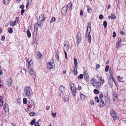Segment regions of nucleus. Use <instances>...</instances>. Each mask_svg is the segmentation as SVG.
I'll use <instances>...</instances> for the list:
<instances>
[{
	"mask_svg": "<svg viewBox=\"0 0 126 126\" xmlns=\"http://www.w3.org/2000/svg\"><path fill=\"white\" fill-rule=\"evenodd\" d=\"M42 55L41 53L39 52L38 56L39 57V58H41Z\"/></svg>",
	"mask_w": 126,
	"mask_h": 126,
	"instance_id": "obj_59",
	"label": "nucleus"
},
{
	"mask_svg": "<svg viewBox=\"0 0 126 126\" xmlns=\"http://www.w3.org/2000/svg\"><path fill=\"white\" fill-rule=\"evenodd\" d=\"M90 103L91 104L93 105H94V101L93 100H91L90 101Z\"/></svg>",
	"mask_w": 126,
	"mask_h": 126,
	"instance_id": "obj_50",
	"label": "nucleus"
},
{
	"mask_svg": "<svg viewBox=\"0 0 126 126\" xmlns=\"http://www.w3.org/2000/svg\"><path fill=\"white\" fill-rule=\"evenodd\" d=\"M73 94L74 95L76 93V88L71 89Z\"/></svg>",
	"mask_w": 126,
	"mask_h": 126,
	"instance_id": "obj_19",
	"label": "nucleus"
},
{
	"mask_svg": "<svg viewBox=\"0 0 126 126\" xmlns=\"http://www.w3.org/2000/svg\"><path fill=\"white\" fill-rule=\"evenodd\" d=\"M60 91L62 93H64L65 92V88L63 85H61L60 87Z\"/></svg>",
	"mask_w": 126,
	"mask_h": 126,
	"instance_id": "obj_10",
	"label": "nucleus"
},
{
	"mask_svg": "<svg viewBox=\"0 0 126 126\" xmlns=\"http://www.w3.org/2000/svg\"><path fill=\"white\" fill-rule=\"evenodd\" d=\"M102 78L100 77L98 78V80L100 82V83L101 84H103L105 82V81L104 79H102Z\"/></svg>",
	"mask_w": 126,
	"mask_h": 126,
	"instance_id": "obj_14",
	"label": "nucleus"
},
{
	"mask_svg": "<svg viewBox=\"0 0 126 126\" xmlns=\"http://www.w3.org/2000/svg\"><path fill=\"white\" fill-rule=\"evenodd\" d=\"M27 33L28 37L29 38H30L31 36V33L29 30H27Z\"/></svg>",
	"mask_w": 126,
	"mask_h": 126,
	"instance_id": "obj_21",
	"label": "nucleus"
},
{
	"mask_svg": "<svg viewBox=\"0 0 126 126\" xmlns=\"http://www.w3.org/2000/svg\"><path fill=\"white\" fill-rule=\"evenodd\" d=\"M47 68L50 70L51 69L53 68L54 66V64L53 59H51L50 61L47 63Z\"/></svg>",
	"mask_w": 126,
	"mask_h": 126,
	"instance_id": "obj_4",
	"label": "nucleus"
},
{
	"mask_svg": "<svg viewBox=\"0 0 126 126\" xmlns=\"http://www.w3.org/2000/svg\"><path fill=\"white\" fill-rule=\"evenodd\" d=\"M52 116L54 117L55 118L56 117V112L53 113L52 112V111H51Z\"/></svg>",
	"mask_w": 126,
	"mask_h": 126,
	"instance_id": "obj_37",
	"label": "nucleus"
},
{
	"mask_svg": "<svg viewBox=\"0 0 126 126\" xmlns=\"http://www.w3.org/2000/svg\"><path fill=\"white\" fill-rule=\"evenodd\" d=\"M77 68H74V70L73 71V72L74 73V74L75 75H76L78 73V72L77 71Z\"/></svg>",
	"mask_w": 126,
	"mask_h": 126,
	"instance_id": "obj_33",
	"label": "nucleus"
},
{
	"mask_svg": "<svg viewBox=\"0 0 126 126\" xmlns=\"http://www.w3.org/2000/svg\"><path fill=\"white\" fill-rule=\"evenodd\" d=\"M83 75L82 74H80L79 75L78 77V79H83Z\"/></svg>",
	"mask_w": 126,
	"mask_h": 126,
	"instance_id": "obj_30",
	"label": "nucleus"
},
{
	"mask_svg": "<svg viewBox=\"0 0 126 126\" xmlns=\"http://www.w3.org/2000/svg\"><path fill=\"white\" fill-rule=\"evenodd\" d=\"M64 97H63V100L65 101H67L69 100V98L68 96L66 95L65 96H64Z\"/></svg>",
	"mask_w": 126,
	"mask_h": 126,
	"instance_id": "obj_26",
	"label": "nucleus"
},
{
	"mask_svg": "<svg viewBox=\"0 0 126 126\" xmlns=\"http://www.w3.org/2000/svg\"><path fill=\"white\" fill-rule=\"evenodd\" d=\"M120 34L122 35L123 36H125V34L124 33V32L122 31H121L120 33Z\"/></svg>",
	"mask_w": 126,
	"mask_h": 126,
	"instance_id": "obj_61",
	"label": "nucleus"
},
{
	"mask_svg": "<svg viewBox=\"0 0 126 126\" xmlns=\"http://www.w3.org/2000/svg\"><path fill=\"white\" fill-rule=\"evenodd\" d=\"M5 39V37L4 36H2L1 37V40L3 41Z\"/></svg>",
	"mask_w": 126,
	"mask_h": 126,
	"instance_id": "obj_49",
	"label": "nucleus"
},
{
	"mask_svg": "<svg viewBox=\"0 0 126 126\" xmlns=\"http://www.w3.org/2000/svg\"><path fill=\"white\" fill-rule=\"evenodd\" d=\"M19 17H16L15 20L14 21H11L10 22V24L11 26H14L16 25L18 22Z\"/></svg>",
	"mask_w": 126,
	"mask_h": 126,
	"instance_id": "obj_6",
	"label": "nucleus"
},
{
	"mask_svg": "<svg viewBox=\"0 0 126 126\" xmlns=\"http://www.w3.org/2000/svg\"><path fill=\"white\" fill-rule=\"evenodd\" d=\"M64 53L65 54V58L66 59H67L68 58L67 56V53L66 52V51H63Z\"/></svg>",
	"mask_w": 126,
	"mask_h": 126,
	"instance_id": "obj_45",
	"label": "nucleus"
},
{
	"mask_svg": "<svg viewBox=\"0 0 126 126\" xmlns=\"http://www.w3.org/2000/svg\"><path fill=\"white\" fill-rule=\"evenodd\" d=\"M35 119H33L31 122L30 124L31 125H33L35 122Z\"/></svg>",
	"mask_w": 126,
	"mask_h": 126,
	"instance_id": "obj_40",
	"label": "nucleus"
},
{
	"mask_svg": "<svg viewBox=\"0 0 126 126\" xmlns=\"http://www.w3.org/2000/svg\"><path fill=\"white\" fill-rule=\"evenodd\" d=\"M81 88V86H79L78 87V90H80Z\"/></svg>",
	"mask_w": 126,
	"mask_h": 126,
	"instance_id": "obj_64",
	"label": "nucleus"
},
{
	"mask_svg": "<svg viewBox=\"0 0 126 126\" xmlns=\"http://www.w3.org/2000/svg\"><path fill=\"white\" fill-rule=\"evenodd\" d=\"M28 70L30 74L34 79H35L36 78V72L33 71V68L31 67H29V66L28 68Z\"/></svg>",
	"mask_w": 126,
	"mask_h": 126,
	"instance_id": "obj_3",
	"label": "nucleus"
},
{
	"mask_svg": "<svg viewBox=\"0 0 126 126\" xmlns=\"http://www.w3.org/2000/svg\"><path fill=\"white\" fill-rule=\"evenodd\" d=\"M72 4L71 2H70L67 5V7L70 8V9H71L72 8Z\"/></svg>",
	"mask_w": 126,
	"mask_h": 126,
	"instance_id": "obj_31",
	"label": "nucleus"
},
{
	"mask_svg": "<svg viewBox=\"0 0 126 126\" xmlns=\"http://www.w3.org/2000/svg\"><path fill=\"white\" fill-rule=\"evenodd\" d=\"M19 8L22 9H23L24 8V6L23 4H22L20 6Z\"/></svg>",
	"mask_w": 126,
	"mask_h": 126,
	"instance_id": "obj_47",
	"label": "nucleus"
},
{
	"mask_svg": "<svg viewBox=\"0 0 126 126\" xmlns=\"http://www.w3.org/2000/svg\"><path fill=\"white\" fill-rule=\"evenodd\" d=\"M34 125L35 126H39V123L38 122H35Z\"/></svg>",
	"mask_w": 126,
	"mask_h": 126,
	"instance_id": "obj_52",
	"label": "nucleus"
},
{
	"mask_svg": "<svg viewBox=\"0 0 126 126\" xmlns=\"http://www.w3.org/2000/svg\"><path fill=\"white\" fill-rule=\"evenodd\" d=\"M74 63L75 64V68H77V65H78V62L77 59L76 58H74Z\"/></svg>",
	"mask_w": 126,
	"mask_h": 126,
	"instance_id": "obj_20",
	"label": "nucleus"
},
{
	"mask_svg": "<svg viewBox=\"0 0 126 126\" xmlns=\"http://www.w3.org/2000/svg\"><path fill=\"white\" fill-rule=\"evenodd\" d=\"M77 42L79 43L81 41V37L80 33L79 32L78 33H77Z\"/></svg>",
	"mask_w": 126,
	"mask_h": 126,
	"instance_id": "obj_11",
	"label": "nucleus"
},
{
	"mask_svg": "<svg viewBox=\"0 0 126 126\" xmlns=\"http://www.w3.org/2000/svg\"><path fill=\"white\" fill-rule=\"evenodd\" d=\"M3 101L2 99V97L0 96V106L3 105Z\"/></svg>",
	"mask_w": 126,
	"mask_h": 126,
	"instance_id": "obj_25",
	"label": "nucleus"
},
{
	"mask_svg": "<svg viewBox=\"0 0 126 126\" xmlns=\"http://www.w3.org/2000/svg\"><path fill=\"white\" fill-rule=\"evenodd\" d=\"M24 92L23 95L24 97L27 96L30 99L32 98L33 95L32 90L29 87H26L24 88Z\"/></svg>",
	"mask_w": 126,
	"mask_h": 126,
	"instance_id": "obj_1",
	"label": "nucleus"
},
{
	"mask_svg": "<svg viewBox=\"0 0 126 126\" xmlns=\"http://www.w3.org/2000/svg\"><path fill=\"white\" fill-rule=\"evenodd\" d=\"M23 103L24 104H27V98H24L23 100Z\"/></svg>",
	"mask_w": 126,
	"mask_h": 126,
	"instance_id": "obj_39",
	"label": "nucleus"
},
{
	"mask_svg": "<svg viewBox=\"0 0 126 126\" xmlns=\"http://www.w3.org/2000/svg\"><path fill=\"white\" fill-rule=\"evenodd\" d=\"M121 44V43H117L116 44V47L118 48Z\"/></svg>",
	"mask_w": 126,
	"mask_h": 126,
	"instance_id": "obj_48",
	"label": "nucleus"
},
{
	"mask_svg": "<svg viewBox=\"0 0 126 126\" xmlns=\"http://www.w3.org/2000/svg\"><path fill=\"white\" fill-rule=\"evenodd\" d=\"M113 81L115 82V80L113 79L112 77L111 76V77H110V79L108 81L111 87L113 86Z\"/></svg>",
	"mask_w": 126,
	"mask_h": 126,
	"instance_id": "obj_7",
	"label": "nucleus"
},
{
	"mask_svg": "<svg viewBox=\"0 0 126 126\" xmlns=\"http://www.w3.org/2000/svg\"><path fill=\"white\" fill-rule=\"evenodd\" d=\"M103 96V94H100L99 96V99H101V98H102V97Z\"/></svg>",
	"mask_w": 126,
	"mask_h": 126,
	"instance_id": "obj_55",
	"label": "nucleus"
},
{
	"mask_svg": "<svg viewBox=\"0 0 126 126\" xmlns=\"http://www.w3.org/2000/svg\"><path fill=\"white\" fill-rule=\"evenodd\" d=\"M107 25V23L106 21H105L103 22V25L105 28H106Z\"/></svg>",
	"mask_w": 126,
	"mask_h": 126,
	"instance_id": "obj_41",
	"label": "nucleus"
},
{
	"mask_svg": "<svg viewBox=\"0 0 126 126\" xmlns=\"http://www.w3.org/2000/svg\"><path fill=\"white\" fill-rule=\"evenodd\" d=\"M25 11V10H24V9H22V10H21V14L22 15L23 14Z\"/></svg>",
	"mask_w": 126,
	"mask_h": 126,
	"instance_id": "obj_54",
	"label": "nucleus"
},
{
	"mask_svg": "<svg viewBox=\"0 0 126 126\" xmlns=\"http://www.w3.org/2000/svg\"><path fill=\"white\" fill-rule=\"evenodd\" d=\"M99 91L98 90H97L96 89H95L94 90V92L95 94H97L99 93Z\"/></svg>",
	"mask_w": 126,
	"mask_h": 126,
	"instance_id": "obj_34",
	"label": "nucleus"
},
{
	"mask_svg": "<svg viewBox=\"0 0 126 126\" xmlns=\"http://www.w3.org/2000/svg\"><path fill=\"white\" fill-rule=\"evenodd\" d=\"M95 84H96V85H95V86H96L95 87H97L98 86L100 87L101 86V83H100V82H95Z\"/></svg>",
	"mask_w": 126,
	"mask_h": 126,
	"instance_id": "obj_29",
	"label": "nucleus"
},
{
	"mask_svg": "<svg viewBox=\"0 0 126 126\" xmlns=\"http://www.w3.org/2000/svg\"><path fill=\"white\" fill-rule=\"evenodd\" d=\"M110 114L113 118V119L114 120H116V116L115 111L113 110L111 111H110Z\"/></svg>",
	"mask_w": 126,
	"mask_h": 126,
	"instance_id": "obj_8",
	"label": "nucleus"
},
{
	"mask_svg": "<svg viewBox=\"0 0 126 126\" xmlns=\"http://www.w3.org/2000/svg\"><path fill=\"white\" fill-rule=\"evenodd\" d=\"M103 17V16L102 15H100L99 16V18L100 19H102Z\"/></svg>",
	"mask_w": 126,
	"mask_h": 126,
	"instance_id": "obj_53",
	"label": "nucleus"
},
{
	"mask_svg": "<svg viewBox=\"0 0 126 126\" xmlns=\"http://www.w3.org/2000/svg\"><path fill=\"white\" fill-rule=\"evenodd\" d=\"M112 95L114 97H116L117 96V94L115 92L113 93Z\"/></svg>",
	"mask_w": 126,
	"mask_h": 126,
	"instance_id": "obj_44",
	"label": "nucleus"
},
{
	"mask_svg": "<svg viewBox=\"0 0 126 126\" xmlns=\"http://www.w3.org/2000/svg\"><path fill=\"white\" fill-rule=\"evenodd\" d=\"M67 10L68 8L67 7H64L62 9L61 12L63 14L64 13L67 14Z\"/></svg>",
	"mask_w": 126,
	"mask_h": 126,
	"instance_id": "obj_9",
	"label": "nucleus"
},
{
	"mask_svg": "<svg viewBox=\"0 0 126 126\" xmlns=\"http://www.w3.org/2000/svg\"><path fill=\"white\" fill-rule=\"evenodd\" d=\"M10 1V0H3V2L4 4L7 5L9 3Z\"/></svg>",
	"mask_w": 126,
	"mask_h": 126,
	"instance_id": "obj_27",
	"label": "nucleus"
},
{
	"mask_svg": "<svg viewBox=\"0 0 126 126\" xmlns=\"http://www.w3.org/2000/svg\"><path fill=\"white\" fill-rule=\"evenodd\" d=\"M117 43H121V39L120 38H119L118 39Z\"/></svg>",
	"mask_w": 126,
	"mask_h": 126,
	"instance_id": "obj_58",
	"label": "nucleus"
},
{
	"mask_svg": "<svg viewBox=\"0 0 126 126\" xmlns=\"http://www.w3.org/2000/svg\"><path fill=\"white\" fill-rule=\"evenodd\" d=\"M35 114V113H34L33 112H30L29 114L31 116H33Z\"/></svg>",
	"mask_w": 126,
	"mask_h": 126,
	"instance_id": "obj_46",
	"label": "nucleus"
},
{
	"mask_svg": "<svg viewBox=\"0 0 126 126\" xmlns=\"http://www.w3.org/2000/svg\"><path fill=\"white\" fill-rule=\"evenodd\" d=\"M88 26H87V30L86 35L87 37H88V40L89 44L91 43V36L90 35L91 31V23L90 22L88 23Z\"/></svg>",
	"mask_w": 126,
	"mask_h": 126,
	"instance_id": "obj_2",
	"label": "nucleus"
},
{
	"mask_svg": "<svg viewBox=\"0 0 126 126\" xmlns=\"http://www.w3.org/2000/svg\"><path fill=\"white\" fill-rule=\"evenodd\" d=\"M105 100L106 103L108 104L110 103V98L108 96H106L105 97Z\"/></svg>",
	"mask_w": 126,
	"mask_h": 126,
	"instance_id": "obj_12",
	"label": "nucleus"
},
{
	"mask_svg": "<svg viewBox=\"0 0 126 126\" xmlns=\"http://www.w3.org/2000/svg\"><path fill=\"white\" fill-rule=\"evenodd\" d=\"M8 30L9 32L10 33H12L13 32L12 29L11 28H8Z\"/></svg>",
	"mask_w": 126,
	"mask_h": 126,
	"instance_id": "obj_32",
	"label": "nucleus"
},
{
	"mask_svg": "<svg viewBox=\"0 0 126 126\" xmlns=\"http://www.w3.org/2000/svg\"><path fill=\"white\" fill-rule=\"evenodd\" d=\"M80 97L83 101H85L86 99V96L81 93L80 94Z\"/></svg>",
	"mask_w": 126,
	"mask_h": 126,
	"instance_id": "obj_13",
	"label": "nucleus"
},
{
	"mask_svg": "<svg viewBox=\"0 0 126 126\" xmlns=\"http://www.w3.org/2000/svg\"><path fill=\"white\" fill-rule=\"evenodd\" d=\"M69 44L68 41H66L64 43V46L63 48V51H67L69 49Z\"/></svg>",
	"mask_w": 126,
	"mask_h": 126,
	"instance_id": "obj_5",
	"label": "nucleus"
},
{
	"mask_svg": "<svg viewBox=\"0 0 126 126\" xmlns=\"http://www.w3.org/2000/svg\"><path fill=\"white\" fill-rule=\"evenodd\" d=\"M70 86L71 89L74 88H75V86H74V84L73 83H70Z\"/></svg>",
	"mask_w": 126,
	"mask_h": 126,
	"instance_id": "obj_28",
	"label": "nucleus"
},
{
	"mask_svg": "<svg viewBox=\"0 0 126 126\" xmlns=\"http://www.w3.org/2000/svg\"><path fill=\"white\" fill-rule=\"evenodd\" d=\"M87 10L89 13H91L92 12V9L89 7H87Z\"/></svg>",
	"mask_w": 126,
	"mask_h": 126,
	"instance_id": "obj_43",
	"label": "nucleus"
},
{
	"mask_svg": "<svg viewBox=\"0 0 126 126\" xmlns=\"http://www.w3.org/2000/svg\"><path fill=\"white\" fill-rule=\"evenodd\" d=\"M12 81L11 78H9L7 81V84L9 85H10L12 83Z\"/></svg>",
	"mask_w": 126,
	"mask_h": 126,
	"instance_id": "obj_15",
	"label": "nucleus"
},
{
	"mask_svg": "<svg viewBox=\"0 0 126 126\" xmlns=\"http://www.w3.org/2000/svg\"><path fill=\"white\" fill-rule=\"evenodd\" d=\"M116 33L115 32H114L113 33V37L114 38L116 36Z\"/></svg>",
	"mask_w": 126,
	"mask_h": 126,
	"instance_id": "obj_60",
	"label": "nucleus"
},
{
	"mask_svg": "<svg viewBox=\"0 0 126 126\" xmlns=\"http://www.w3.org/2000/svg\"><path fill=\"white\" fill-rule=\"evenodd\" d=\"M84 79L87 81H88L89 80V77L88 75L86 74L84 75Z\"/></svg>",
	"mask_w": 126,
	"mask_h": 126,
	"instance_id": "obj_18",
	"label": "nucleus"
},
{
	"mask_svg": "<svg viewBox=\"0 0 126 126\" xmlns=\"http://www.w3.org/2000/svg\"><path fill=\"white\" fill-rule=\"evenodd\" d=\"M80 15L81 16H82L83 14V13L82 11V10H81L80 13Z\"/></svg>",
	"mask_w": 126,
	"mask_h": 126,
	"instance_id": "obj_62",
	"label": "nucleus"
},
{
	"mask_svg": "<svg viewBox=\"0 0 126 126\" xmlns=\"http://www.w3.org/2000/svg\"><path fill=\"white\" fill-rule=\"evenodd\" d=\"M33 64L32 61V60H30L28 63V67L29 66V67H31V66Z\"/></svg>",
	"mask_w": 126,
	"mask_h": 126,
	"instance_id": "obj_24",
	"label": "nucleus"
},
{
	"mask_svg": "<svg viewBox=\"0 0 126 126\" xmlns=\"http://www.w3.org/2000/svg\"><path fill=\"white\" fill-rule=\"evenodd\" d=\"M99 100L101 103L105 105V104L104 103V101L102 100V98H101V99H100Z\"/></svg>",
	"mask_w": 126,
	"mask_h": 126,
	"instance_id": "obj_51",
	"label": "nucleus"
},
{
	"mask_svg": "<svg viewBox=\"0 0 126 126\" xmlns=\"http://www.w3.org/2000/svg\"><path fill=\"white\" fill-rule=\"evenodd\" d=\"M111 16L112 19H115L116 18V16L115 15L112 13L111 14Z\"/></svg>",
	"mask_w": 126,
	"mask_h": 126,
	"instance_id": "obj_35",
	"label": "nucleus"
},
{
	"mask_svg": "<svg viewBox=\"0 0 126 126\" xmlns=\"http://www.w3.org/2000/svg\"><path fill=\"white\" fill-rule=\"evenodd\" d=\"M38 26L39 24L38 22H37L36 23L35 25L34 31L35 29H36V30H37Z\"/></svg>",
	"mask_w": 126,
	"mask_h": 126,
	"instance_id": "obj_23",
	"label": "nucleus"
},
{
	"mask_svg": "<svg viewBox=\"0 0 126 126\" xmlns=\"http://www.w3.org/2000/svg\"><path fill=\"white\" fill-rule=\"evenodd\" d=\"M100 65L98 64H97L96 65V68L98 69L100 67Z\"/></svg>",
	"mask_w": 126,
	"mask_h": 126,
	"instance_id": "obj_56",
	"label": "nucleus"
},
{
	"mask_svg": "<svg viewBox=\"0 0 126 126\" xmlns=\"http://www.w3.org/2000/svg\"><path fill=\"white\" fill-rule=\"evenodd\" d=\"M32 1V0H28V2L27 3V4H29Z\"/></svg>",
	"mask_w": 126,
	"mask_h": 126,
	"instance_id": "obj_63",
	"label": "nucleus"
},
{
	"mask_svg": "<svg viewBox=\"0 0 126 126\" xmlns=\"http://www.w3.org/2000/svg\"><path fill=\"white\" fill-rule=\"evenodd\" d=\"M109 68V66L108 65L106 66L105 69V71L106 72H107L108 71V69Z\"/></svg>",
	"mask_w": 126,
	"mask_h": 126,
	"instance_id": "obj_42",
	"label": "nucleus"
},
{
	"mask_svg": "<svg viewBox=\"0 0 126 126\" xmlns=\"http://www.w3.org/2000/svg\"><path fill=\"white\" fill-rule=\"evenodd\" d=\"M95 101L96 102L98 103L99 102L98 97L97 96H95L94 98Z\"/></svg>",
	"mask_w": 126,
	"mask_h": 126,
	"instance_id": "obj_36",
	"label": "nucleus"
},
{
	"mask_svg": "<svg viewBox=\"0 0 126 126\" xmlns=\"http://www.w3.org/2000/svg\"><path fill=\"white\" fill-rule=\"evenodd\" d=\"M4 109L5 110H6L5 111L6 112V110H8V107H6L5 106V105H4Z\"/></svg>",
	"mask_w": 126,
	"mask_h": 126,
	"instance_id": "obj_57",
	"label": "nucleus"
},
{
	"mask_svg": "<svg viewBox=\"0 0 126 126\" xmlns=\"http://www.w3.org/2000/svg\"><path fill=\"white\" fill-rule=\"evenodd\" d=\"M44 16L43 14H41L40 16V20L41 21H43L45 19V18L44 17Z\"/></svg>",
	"mask_w": 126,
	"mask_h": 126,
	"instance_id": "obj_17",
	"label": "nucleus"
},
{
	"mask_svg": "<svg viewBox=\"0 0 126 126\" xmlns=\"http://www.w3.org/2000/svg\"><path fill=\"white\" fill-rule=\"evenodd\" d=\"M118 80L119 81L123 82V79L122 77H120L119 76H117Z\"/></svg>",
	"mask_w": 126,
	"mask_h": 126,
	"instance_id": "obj_22",
	"label": "nucleus"
},
{
	"mask_svg": "<svg viewBox=\"0 0 126 126\" xmlns=\"http://www.w3.org/2000/svg\"><path fill=\"white\" fill-rule=\"evenodd\" d=\"M55 17H53L51 18V20L50 21V22L52 23L53 22L55 21Z\"/></svg>",
	"mask_w": 126,
	"mask_h": 126,
	"instance_id": "obj_38",
	"label": "nucleus"
},
{
	"mask_svg": "<svg viewBox=\"0 0 126 126\" xmlns=\"http://www.w3.org/2000/svg\"><path fill=\"white\" fill-rule=\"evenodd\" d=\"M95 79H92L91 80V83H92L93 85L95 87H96V86H95L94 83L96 82Z\"/></svg>",
	"mask_w": 126,
	"mask_h": 126,
	"instance_id": "obj_16",
	"label": "nucleus"
}]
</instances>
